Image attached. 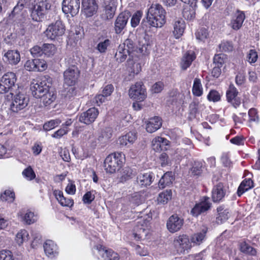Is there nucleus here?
Masks as SVG:
<instances>
[{
    "mask_svg": "<svg viewBox=\"0 0 260 260\" xmlns=\"http://www.w3.org/2000/svg\"><path fill=\"white\" fill-rule=\"evenodd\" d=\"M0 198L3 201L12 203L15 199V193L12 190H6L4 193L1 194Z\"/></svg>",
    "mask_w": 260,
    "mask_h": 260,
    "instance_id": "46",
    "label": "nucleus"
},
{
    "mask_svg": "<svg viewBox=\"0 0 260 260\" xmlns=\"http://www.w3.org/2000/svg\"><path fill=\"white\" fill-rule=\"evenodd\" d=\"M43 54L48 57L53 56L56 51L57 48L55 46L52 44H44L43 45Z\"/></svg>",
    "mask_w": 260,
    "mask_h": 260,
    "instance_id": "41",
    "label": "nucleus"
},
{
    "mask_svg": "<svg viewBox=\"0 0 260 260\" xmlns=\"http://www.w3.org/2000/svg\"><path fill=\"white\" fill-rule=\"evenodd\" d=\"M121 152H114L106 157L104 161V169L107 173L113 174L122 166L123 156Z\"/></svg>",
    "mask_w": 260,
    "mask_h": 260,
    "instance_id": "4",
    "label": "nucleus"
},
{
    "mask_svg": "<svg viewBox=\"0 0 260 260\" xmlns=\"http://www.w3.org/2000/svg\"><path fill=\"white\" fill-rule=\"evenodd\" d=\"M12 96L13 98L10 107L12 111L17 113L24 109L28 105V96L24 93L21 92L19 89L15 91V94L12 95Z\"/></svg>",
    "mask_w": 260,
    "mask_h": 260,
    "instance_id": "5",
    "label": "nucleus"
},
{
    "mask_svg": "<svg viewBox=\"0 0 260 260\" xmlns=\"http://www.w3.org/2000/svg\"><path fill=\"white\" fill-rule=\"evenodd\" d=\"M44 251L48 257H53L57 254L56 245L51 240L47 241L44 245Z\"/></svg>",
    "mask_w": 260,
    "mask_h": 260,
    "instance_id": "30",
    "label": "nucleus"
},
{
    "mask_svg": "<svg viewBox=\"0 0 260 260\" xmlns=\"http://www.w3.org/2000/svg\"><path fill=\"white\" fill-rule=\"evenodd\" d=\"M30 4L29 0H19L17 6L13 9L14 13H18L19 11L24 7H29Z\"/></svg>",
    "mask_w": 260,
    "mask_h": 260,
    "instance_id": "55",
    "label": "nucleus"
},
{
    "mask_svg": "<svg viewBox=\"0 0 260 260\" xmlns=\"http://www.w3.org/2000/svg\"><path fill=\"white\" fill-rule=\"evenodd\" d=\"M0 260H14V258L10 251L3 250L0 251Z\"/></svg>",
    "mask_w": 260,
    "mask_h": 260,
    "instance_id": "62",
    "label": "nucleus"
},
{
    "mask_svg": "<svg viewBox=\"0 0 260 260\" xmlns=\"http://www.w3.org/2000/svg\"><path fill=\"white\" fill-rule=\"evenodd\" d=\"M130 17L131 13L128 11H124L119 14L114 23V30L116 34H119L121 32L125 27Z\"/></svg>",
    "mask_w": 260,
    "mask_h": 260,
    "instance_id": "18",
    "label": "nucleus"
},
{
    "mask_svg": "<svg viewBox=\"0 0 260 260\" xmlns=\"http://www.w3.org/2000/svg\"><path fill=\"white\" fill-rule=\"evenodd\" d=\"M166 12L161 5L153 4L148 9L146 19L149 27H161L166 23Z\"/></svg>",
    "mask_w": 260,
    "mask_h": 260,
    "instance_id": "1",
    "label": "nucleus"
},
{
    "mask_svg": "<svg viewBox=\"0 0 260 260\" xmlns=\"http://www.w3.org/2000/svg\"><path fill=\"white\" fill-rule=\"evenodd\" d=\"M22 219L26 224H30L37 221V217L34 212L27 211L23 216L22 215Z\"/></svg>",
    "mask_w": 260,
    "mask_h": 260,
    "instance_id": "44",
    "label": "nucleus"
},
{
    "mask_svg": "<svg viewBox=\"0 0 260 260\" xmlns=\"http://www.w3.org/2000/svg\"><path fill=\"white\" fill-rule=\"evenodd\" d=\"M51 8V4L47 1L39 2L31 8V17L36 21H40L46 11Z\"/></svg>",
    "mask_w": 260,
    "mask_h": 260,
    "instance_id": "10",
    "label": "nucleus"
},
{
    "mask_svg": "<svg viewBox=\"0 0 260 260\" xmlns=\"http://www.w3.org/2000/svg\"><path fill=\"white\" fill-rule=\"evenodd\" d=\"M95 248L101 256V260H119L118 254L112 249H106L102 245H96Z\"/></svg>",
    "mask_w": 260,
    "mask_h": 260,
    "instance_id": "19",
    "label": "nucleus"
},
{
    "mask_svg": "<svg viewBox=\"0 0 260 260\" xmlns=\"http://www.w3.org/2000/svg\"><path fill=\"white\" fill-rule=\"evenodd\" d=\"M50 88V83L45 78L34 80L30 87L32 94L36 98L42 96Z\"/></svg>",
    "mask_w": 260,
    "mask_h": 260,
    "instance_id": "8",
    "label": "nucleus"
},
{
    "mask_svg": "<svg viewBox=\"0 0 260 260\" xmlns=\"http://www.w3.org/2000/svg\"><path fill=\"white\" fill-rule=\"evenodd\" d=\"M116 7L113 4L106 5L105 8V14L102 15V17L105 20L112 19L115 14Z\"/></svg>",
    "mask_w": 260,
    "mask_h": 260,
    "instance_id": "40",
    "label": "nucleus"
},
{
    "mask_svg": "<svg viewBox=\"0 0 260 260\" xmlns=\"http://www.w3.org/2000/svg\"><path fill=\"white\" fill-rule=\"evenodd\" d=\"M162 123L159 117L155 116L149 119L146 125V129L147 132L152 133L161 126Z\"/></svg>",
    "mask_w": 260,
    "mask_h": 260,
    "instance_id": "25",
    "label": "nucleus"
},
{
    "mask_svg": "<svg viewBox=\"0 0 260 260\" xmlns=\"http://www.w3.org/2000/svg\"><path fill=\"white\" fill-rule=\"evenodd\" d=\"M218 216L216 218L218 223H222L226 220L230 216L229 209H224L222 207H219L217 208Z\"/></svg>",
    "mask_w": 260,
    "mask_h": 260,
    "instance_id": "38",
    "label": "nucleus"
},
{
    "mask_svg": "<svg viewBox=\"0 0 260 260\" xmlns=\"http://www.w3.org/2000/svg\"><path fill=\"white\" fill-rule=\"evenodd\" d=\"M184 224L183 218L178 216L177 214L171 216L167 222V228L168 231L172 233L179 231Z\"/></svg>",
    "mask_w": 260,
    "mask_h": 260,
    "instance_id": "14",
    "label": "nucleus"
},
{
    "mask_svg": "<svg viewBox=\"0 0 260 260\" xmlns=\"http://www.w3.org/2000/svg\"><path fill=\"white\" fill-rule=\"evenodd\" d=\"M220 94L215 90H211L207 95V99L213 102H217L220 100Z\"/></svg>",
    "mask_w": 260,
    "mask_h": 260,
    "instance_id": "51",
    "label": "nucleus"
},
{
    "mask_svg": "<svg viewBox=\"0 0 260 260\" xmlns=\"http://www.w3.org/2000/svg\"><path fill=\"white\" fill-rule=\"evenodd\" d=\"M44 93L42 95V96H40L39 98L41 99L42 103L46 106L51 104L55 100L56 96L54 91L50 90V89L47 92Z\"/></svg>",
    "mask_w": 260,
    "mask_h": 260,
    "instance_id": "37",
    "label": "nucleus"
},
{
    "mask_svg": "<svg viewBox=\"0 0 260 260\" xmlns=\"http://www.w3.org/2000/svg\"><path fill=\"white\" fill-rule=\"evenodd\" d=\"M80 0H63L62 10L66 14H70L72 17L76 15L79 11Z\"/></svg>",
    "mask_w": 260,
    "mask_h": 260,
    "instance_id": "12",
    "label": "nucleus"
},
{
    "mask_svg": "<svg viewBox=\"0 0 260 260\" xmlns=\"http://www.w3.org/2000/svg\"><path fill=\"white\" fill-rule=\"evenodd\" d=\"M257 58L258 55L256 51L253 49L250 50L247 55V60L250 64H252L257 61Z\"/></svg>",
    "mask_w": 260,
    "mask_h": 260,
    "instance_id": "58",
    "label": "nucleus"
},
{
    "mask_svg": "<svg viewBox=\"0 0 260 260\" xmlns=\"http://www.w3.org/2000/svg\"><path fill=\"white\" fill-rule=\"evenodd\" d=\"M6 61L11 64H16L20 60V56L17 50H8L4 54Z\"/></svg>",
    "mask_w": 260,
    "mask_h": 260,
    "instance_id": "28",
    "label": "nucleus"
},
{
    "mask_svg": "<svg viewBox=\"0 0 260 260\" xmlns=\"http://www.w3.org/2000/svg\"><path fill=\"white\" fill-rule=\"evenodd\" d=\"M99 114L98 109L94 107L89 108L80 115L79 121L86 125H89L95 120Z\"/></svg>",
    "mask_w": 260,
    "mask_h": 260,
    "instance_id": "13",
    "label": "nucleus"
},
{
    "mask_svg": "<svg viewBox=\"0 0 260 260\" xmlns=\"http://www.w3.org/2000/svg\"><path fill=\"white\" fill-rule=\"evenodd\" d=\"M53 194L62 206L71 207L74 204V201L70 198H67L63 195V192L59 190H55Z\"/></svg>",
    "mask_w": 260,
    "mask_h": 260,
    "instance_id": "26",
    "label": "nucleus"
},
{
    "mask_svg": "<svg viewBox=\"0 0 260 260\" xmlns=\"http://www.w3.org/2000/svg\"><path fill=\"white\" fill-rule=\"evenodd\" d=\"M197 7H193L185 5L183 7L182 12L183 16L187 20H193L196 16V9Z\"/></svg>",
    "mask_w": 260,
    "mask_h": 260,
    "instance_id": "34",
    "label": "nucleus"
},
{
    "mask_svg": "<svg viewBox=\"0 0 260 260\" xmlns=\"http://www.w3.org/2000/svg\"><path fill=\"white\" fill-rule=\"evenodd\" d=\"M219 48L221 52H231L233 50V45L231 42L223 41L219 45Z\"/></svg>",
    "mask_w": 260,
    "mask_h": 260,
    "instance_id": "49",
    "label": "nucleus"
},
{
    "mask_svg": "<svg viewBox=\"0 0 260 260\" xmlns=\"http://www.w3.org/2000/svg\"><path fill=\"white\" fill-rule=\"evenodd\" d=\"M36 71L42 72L45 70L47 68V65L44 60L40 59H36Z\"/></svg>",
    "mask_w": 260,
    "mask_h": 260,
    "instance_id": "60",
    "label": "nucleus"
},
{
    "mask_svg": "<svg viewBox=\"0 0 260 260\" xmlns=\"http://www.w3.org/2000/svg\"><path fill=\"white\" fill-rule=\"evenodd\" d=\"M202 171V164L200 162H195L190 170L191 174L193 176H199Z\"/></svg>",
    "mask_w": 260,
    "mask_h": 260,
    "instance_id": "54",
    "label": "nucleus"
},
{
    "mask_svg": "<svg viewBox=\"0 0 260 260\" xmlns=\"http://www.w3.org/2000/svg\"><path fill=\"white\" fill-rule=\"evenodd\" d=\"M36 59L28 60L24 64V68L28 71H36Z\"/></svg>",
    "mask_w": 260,
    "mask_h": 260,
    "instance_id": "61",
    "label": "nucleus"
},
{
    "mask_svg": "<svg viewBox=\"0 0 260 260\" xmlns=\"http://www.w3.org/2000/svg\"><path fill=\"white\" fill-rule=\"evenodd\" d=\"M149 221L147 218L142 217L138 219L133 230V235L135 240H143L146 238L149 232Z\"/></svg>",
    "mask_w": 260,
    "mask_h": 260,
    "instance_id": "7",
    "label": "nucleus"
},
{
    "mask_svg": "<svg viewBox=\"0 0 260 260\" xmlns=\"http://www.w3.org/2000/svg\"><path fill=\"white\" fill-rule=\"evenodd\" d=\"M238 94V91L233 85L230 86L226 93L227 101L235 108L239 107L241 104L240 99L237 96Z\"/></svg>",
    "mask_w": 260,
    "mask_h": 260,
    "instance_id": "20",
    "label": "nucleus"
},
{
    "mask_svg": "<svg viewBox=\"0 0 260 260\" xmlns=\"http://www.w3.org/2000/svg\"><path fill=\"white\" fill-rule=\"evenodd\" d=\"M32 236L33 237V240L31 243V246L33 248L37 246L38 245L42 244V237L40 233L33 232Z\"/></svg>",
    "mask_w": 260,
    "mask_h": 260,
    "instance_id": "59",
    "label": "nucleus"
},
{
    "mask_svg": "<svg viewBox=\"0 0 260 260\" xmlns=\"http://www.w3.org/2000/svg\"><path fill=\"white\" fill-rule=\"evenodd\" d=\"M30 53L34 56H40L43 54V46H35L30 50Z\"/></svg>",
    "mask_w": 260,
    "mask_h": 260,
    "instance_id": "63",
    "label": "nucleus"
},
{
    "mask_svg": "<svg viewBox=\"0 0 260 260\" xmlns=\"http://www.w3.org/2000/svg\"><path fill=\"white\" fill-rule=\"evenodd\" d=\"M150 44L147 41L146 37L139 41V47H136L134 42L131 39H127L119 45L120 50L124 49L125 52L128 53L129 57H133L136 55H143L147 53Z\"/></svg>",
    "mask_w": 260,
    "mask_h": 260,
    "instance_id": "2",
    "label": "nucleus"
},
{
    "mask_svg": "<svg viewBox=\"0 0 260 260\" xmlns=\"http://www.w3.org/2000/svg\"><path fill=\"white\" fill-rule=\"evenodd\" d=\"M127 55H128V53L125 52L124 49L120 50V46H119L118 50L115 55V57L118 62H122L125 60Z\"/></svg>",
    "mask_w": 260,
    "mask_h": 260,
    "instance_id": "53",
    "label": "nucleus"
},
{
    "mask_svg": "<svg viewBox=\"0 0 260 260\" xmlns=\"http://www.w3.org/2000/svg\"><path fill=\"white\" fill-rule=\"evenodd\" d=\"M196 58V54L193 51H187L183 56L180 63L181 68L182 70H186L191 65L192 62Z\"/></svg>",
    "mask_w": 260,
    "mask_h": 260,
    "instance_id": "24",
    "label": "nucleus"
},
{
    "mask_svg": "<svg viewBox=\"0 0 260 260\" xmlns=\"http://www.w3.org/2000/svg\"><path fill=\"white\" fill-rule=\"evenodd\" d=\"M129 96L137 102L144 101L147 97L146 89L142 82L132 85L128 91Z\"/></svg>",
    "mask_w": 260,
    "mask_h": 260,
    "instance_id": "9",
    "label": "nucleus"
},
{
    "mask_svg": "<svg viewBox=\"0 0 260 260\" xmlns=\"http://www.w3.org/2000/svg\"><path fill=\"white\" fill-rule=\"evenodd\" d=\"M153 175L151 173H140L137 177V182L141 186L150 185L152 182Z\"/></svg>",
    "mask_w": 260,
    "mask_h": 260,
    "instance_id": "29",
    "label": "nucleus"
},
{
    "mask_svg": "<svg viewBox=\"0 0 260 260\" xmlns=\"http://www.w3.org/2000/svg\"><path fill=\"white\" fill-rule=\"evenodd\" d=\"M169 141L166 138L156 137L152 141V147L155 151H160L166 149V146L168 145Z\"/></svg>",
    "mask_w": 260,
    "mask_h": 260,
    "instance_id": "27",
    "label": "nucleus"
},
{
    "mask_svg": "<svg viewBox=\"0 0 260 260\" xmlns=\"http://www.w3.org/2000/svg\"><path fill=\"white\" fill-rule=\"evenodd\" d=\"M225 56L223 54L215 55L213 58V63L215 66L222 67L225 62Z\"/></svg>",
    "mask_w": 260,
    "mask_h": 260,
    "instance_id": "56",
    "label": "nucleus"
},
{
    "mask_svg": "<svg viewBox=\"0 0 260 260\" xmlns=\"http://www.w3.org/2000/svg\"><path fill=\"white\" fill-rule=\"evenodd\" d=\"M60 123L61 120L58 119L51 120L45 123L43 128L46 131H49L57 126Z\"/></svg>",
    "mask_w": 260,
    "mask_h": 260,
    "instance_id": "48",
    "label": "nucleus"
},
{
    "mask_svg": "<svg viewBox=\"0 0 260 260\" xmlns=\"http://www.w3.org/2000/svg\"><path fill=\"white\" fill-rule=\"evenodd\" d=\"M240 249L242 252L247 254L255 255L256 254V249L248 245L245 242L241 243Z\"/></svg>",
    "mask_w": 260,
    "mask_h": 260,
    "instance_id": "42",
    "label": "nucleus"
},
{
    "mask_svg": "<svg viewBox=\"0 0 260 260\" xmlns=\"http://www.w3.org/2000/svg\"><path fill=\"white\" fill-rule=\"evenodd\" d=\"M135 171L128 167H124L121 171L120 181L125 182L132 178L135 175Z\"/></svg>",
    "mask_w": 260,
    "mask_h": 260,
    "instance_id": "35",
    "label": "nucleus"
},
{
    "mask_svg": "<svg viewBox=\"0 0 260 260\" xmlns=\"http://www.w3.org/2000/svg\"><path fill=\"white\" fill-rule=\"evenodd\" d=\"M69 87L66 88L64 91V97L67 99L70 100L72 98L74 97L76 94V91L75 88L73 85H68Z\"/></svg>",
    "mask_w": 260,
    "mask_h": 260,
    "instance_id": "57",
    "label": "nucleus"
},
{
    "mask_svg": "<svg viewBox=\"0 0 260 260\" xmlns=\"http://www.w3.org/2000/svg\"><path fill=\"white\" fill-rule=\"evenodd\" d=\"M17 77L16 74L12 72L5 73L0 80V93H5L10 92L13 95L15 91L19 89L18 85L16 84Z\"/></svg>",
    "mask_w": 260,
    "mask_h": 260,
    "instance_id": "3",
    "label": "nucleus"
},
{
    "mask_svg": "<svg viewBox=\"0 0 260 260\" xmlns=\"http://www.w3.org/2000/svg\"><path fill=\"white\" fill-rule=\"evenodd\" d=\"M185 28V24L183 20L178 19L175 21L173 34L176 39H179L183 35Z\"/></svg>",
    "mask_w": 260,
    "mask_h": 260,
    "instance_id": "31",
    "label": "nucleus"
},
{
    "mask_svg": "<svg viewBox=\"0 0 260 260\" xmlns=\"http://www.w3.org/2000/svg\"><path fill=\"white\" fill-rule=\"evenodd\" d=\"M110 42L109 39H105L103 41L100 42L96 48L100 53H105L110 45Z\"/></svg>",
    "mask_w": 260,
    "mask_h": 260,
    "instance_id": "52",
    "label": "nucleus"
},
{
    "mask_svg": "<svg viewBox=\"0 0 260 260\" xmlns=\"http://www.w3.org/2000/svg\"><path fill=\"white\" fill-rule=\"evenodd\" d=\"M140 56V55H136L133 57H129L127 61L128 71L134 74H138L141 71L142 66L139 62Z\"/></svg>",
    "mask_w": 260,
    "mask_h": 260,
    "instance_id": "21",
    "label": "nucleus"
},
{
    "mask_svg": "<svg viewBox=\"0 0 260 260\" xmlns=\"http://www.w3.org/2000/svg\"><path fill=\"white\" fill-rule=\"evenodd\" d=\"M22 175L27 180H32L36 177V174L31 167L29 166L25 169L22 173Z\"/></svg>",
    "mask_w": 260,
    "mask_h": 260,
    "instance_id": "50",
    "label": "nucleus"
},
{
    "mask_svg": "<svg viewBox=\"0 0 260 260\" xmlns=\"http://www.w3.org/2000/svg\"><path fill=\"white\" fill-rule=\"evenodd\" d=\"M174 180L172 172H167L160 178L158 182L159 188H164L172 184Z\"/></svg>",
    "mask_w": 260,
    "mask_h": 260,
    "instance_id": "33",
    "label": "nucleus"
},
{
    "mask_svg": "<svg viewBox=\"0 0 260 260\" xmlns=\"http://www.w3.org/2000/svg\"><path fill=\"white\" fill-rule=\"evenodd\" d=\"M65 26L61 21L57 20L55 22L49 25L44 34L48 39L58 40L64 33Z\"/></svg>",
    "mask_w": 260,
    "mask_h": 260,
    "instance_id": "6",
    "label": "nucleus"
},
{
    "mask_svg": "<svg viewBox=\"0 0 260 260\" xmlns=\"http://www.w3.org/2000/svg\"><path fill=\"white\" fill-rule=\"evenodd\" d=\"M28 233L25 230H20L16 235L15 240L19 245L28 240Z\"/></svg>",
    "mask_w": 260,
    "mask_h": 260,
    "instance_id": "45",
    "label": "nucleus"
},
{
    "mask_svg": "<svg viewBox=\"0 0 260 260\" xmlns=\"http://www.w3.org/2000/svg\"><path fill=\"white\" fill-rule=\"evenodd\" d=\"M245 19V15L243 12L237 11L232 17L230 25L234 30H239L242 26Z\"/></svg>",
    "mask_w": 260,
    "mask_h": 260,
    "instance_id": "22",
    "label": "nucleus"
},
{
    "mask_svg": "<svg viewBox=\"0 0 260 260\" xmlns=\"http://www.w3.org/2000/svg\"><path fill=\"white\" fill-rule=\"evenodd\" d=\"M207 231V228H204L201 232L194 234L190 239L191 242L197 245H200L205 239Z\"/></svg>",
    "mask_w": 260,
    "mask_h": 260,
    "instance_id": "36",
    "label": "nucleus"
},
{
    "mask_svg": "<svg viewBox=\"0 0 260 260\" xmlns=\"http://www.w3.org/2000/svg\"><path fill=\"white\" fill-rule=\"evenodd\" d=\"M79 76V71L75 66L67 69L63 73L64 82L67 85H74Z\"/></svg>",
    "mask_w": 260,
    "mask_h": 260,
    "instance_id": "16",
    "label": "nucleus"
},
{
    "mask_svg": "<svg viewBox=\"0 0 260 260\" xmlns=\"http://www.w3.org/2000/svg\"><path fill=\"white\" fill-rule=\"evenodd\" d=\"M142 15L143 13L141 11H137L133 14L131 20V26L133 27H136L138 25Z\"/></svg>",
    "mask_w": 260,
    "mask_h": 260,
    "instance_id": "47",
    "label": "nucleus"
},
{
    "mask_svg": "<svg viewBox=\"0 0 260 260\" xmlns=\"http://www.w3.org/2000/svg\"><path fill=\"white\" fill-rule=\"evenodd\" d=\"M192 92L193 94L197 96H201L203 94V89L200 79H194Z\"/></svg>",
    "mask_w": 260,
    "mask_h": 260,
    "instance_id": "39",
    "label": "nucleus"
},
{
    "mask_svg": "<svg viewBox=\"0 0 260 260\" xmlns=\"http://www.w3.org/2000/svg\"><path fill=\"white\" fill-rule=\"evenodd\" d=\"M211 203L210 199L207 197H204L199 203L196 204L190 211L191 214L193 216H198L202 213L208 210L211 207Z\"/></svg>",
    "mask_w": 260,
    "mask_h": 260,
    "instance_id": "17",
    "label": "nucleus"
},
{
    "mask_svg": "<svg viewBox=\"0 0 260 260\" xmlns=\"http://www.w3.org/2000/svg\"><path fill=\"white\" fill-rule=\"evenodd\" d=\"M99 6L95 0H82L81 12L86 17H91L95 15Z\"/></svg>",
    "mask_w": 260,
    "mask_h": 260,
    "instance_id": "11",
    "label": "nucleus"
},
{
    "mask_svg": "<svg viewBox=\"0 0 260 260\" xmlns=\"http://www.w3.org/2000/svg\"><path fill=\"white\" fill-rule=\"evenodd\" d=\"M164 87V83L161 81L156 82L151 87V90L153 93L160 92Z\"/></svg>",
    "mask_w": 260,
    "mask_h": 260,
    "instance_id": "64",
    "label": "nucleus"
},
{
    "mask_svg": "<svg viewBox=\"0 0 260 260\" xmlns=\"http://www.w3.org/2000/svg\"><path fill=\"white\" fill-rule=\"evenodd\" d=\"M174 242L178 252L180 253H184L191 247L188 236L186 235H179L175 239Z\"/></svg>",
    "mask_w": 260,
    "mask_h": 260,
    "instance_id": "15",
    "label": "nucleus"
},
{
    "mask_svg": "<svg viewBox=\"0 0 260 260\" xmlns=\"http://www.w3.org/2000/svg\"><path fill=\"white\" fill-rule=\"evenodd\" d=\"M225 190L222 183H219L213 188L212 198L214 202L221 201L225 195Z\"/></svg>",
    "mask_w": 260,
    "mask_h": 260,
    "instance_id": "23",
    "label": "nucleus"
},
{
    "mask_svg": "<svg viewBox=\"0 0 260 260\" xmlns=\"http://www.w3.org/2000/svg\"><path fill=\"white\" fill-rule=\"evenodd\" d=\"M253 187V181L251 179H245L244 180L237 190V194L240 197L244 192L248 190Z\"/></svg>",
    "mask_w": 260,
    "mask_h": 260,
    "instance_id": "32",
    "label": "nucleus"
},
{
    "mask_svg": "<svg viewBox=\"0 0 260 260\" xmlns=\"http://www.w3.org/2000/svg\"><path fill=\"white\" fill-rule=\"evenodd\" d=\"M172 191L171 190H166L159 194L157 198V201L160 204H166L172 198Z\"/></svg>",
    "mask_w": 260,
    "mask_h": 260,
    "instance_id": "43",
    "label": "nucleus"
}]
</instances>
